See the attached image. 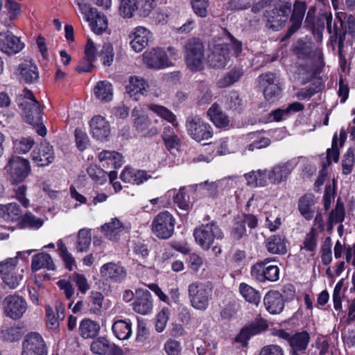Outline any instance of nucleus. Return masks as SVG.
Returning a JSON list of instances; mask_svg holds the SVG:
<instances>
[{
	"label": "nucleus",
	"instance_id": "bf43d9fd",
	"mask_svg": "<svg viewBox=\"0 0 355 355\" xmlns=\"http://www.w3.org/2000/svg\"><path fill=\"white\" fill-rule=\"evenodd\" d=\"M331 239L327 237L321 247V259L322 263L324 266H328L332 261L331 256Z\"/></svg>",
	"mask_w": 355,
	"mask_h": 355
},
{
	"label": "nucleus",
	"instance_id": "de8ad7c7",
	"mask_svg": "<svg viewBox=\"0 0 355 355\" xmlns=\"http://www.w3.org/2000/svg\"><path fill=\"white\" fill-rule=\"evenodd\" d=\"M148 109L156 114L159 117L165 119L169 123H173L176 120L175 115L168 108L155 104H150L148 105Z\"/></svg>",
	"mask_w": 355,
	"mask_h": 355
},
{
	"label": "nucleus",
	"instance_id": "3c124183",
	"mask_svg": "<svg viewBox=\"0 0 355 355\" xmlns=\"http://www.w3.org/2000/svg\"><path fill=\"white\" fill-rule=\"evenodd\" d=\"M57 245L60 256L64 261L66 268L69 270H72L73 266L75 264V259L73 257L68 251L65 244L61 240L58 242Z\"/></svg>",
	"mask_w": 355,
	"mask_h": 355
},
{
	"label": "nucleus",
	"instance_id": "a211bd4d",
	"mask_svg": "<svg viewBox=\"0 0 355 355\" xmlns=\"http://www.w3.org/2000/svg\"><path fill=\"white\" fill-rule=\"evenodd\" d=\"M136 297L132 304L133 310L137 313L147 315L150 313L153 307L152 296L148 290L137 289Z\"/></svg>",
	"mask_w": 355,
	"mask_h": 355
},
{
	"label": "nucleus",
	"instance_id": "0eeeda50",
	"mask_svg": "<svg viewBox=\"0 0 355 355\" xmlns=\"http://www.w3.org/2000/svg\"><path fill=\"white\" fill-rule=\"evenodd\" d=\"M175 219L167 211L159 213L152 223V230L159 239H168L174 232Z\"/></svg>",
	"mask_w": 355,
	"mask_h": 355
},
{
	"label": "nucleus",
	"instance_id": "4c0bfd02",
	"mask_svg": "<svg viewBox=\"0 0 355 355\" xmlns=\"http://www.w3.org/2000/svg\"><path fill=\"white\" fill-rule=\"evenodd\" d=\"M31 268L33 271H37L42 268L53 270L55 266L50 254L42 252L33 257Z\"/></svg>",
	"mask_w": 355,
	"mask_h": 355
},
{
	"label": "nucleus",
	"instance_id": "cd10ccee",
	"mask_svg": "<svg viewBox=\"0 0 355 355\" xmlns=\"http://www.w3.org/2000/svg\"><path fill=\"white\" fill-rule=\"evenodd\" d=\"M292 170L288 162L277 164L268 172L269 180L273 184H279L287 180Z\"/></svg>",
	"mask_w": 355,
	"mask_h": 355
},
{
	"label": "nucleus",
	"instance_id": "69168bd1",
	"mask_svg": "<svg viewBox=\"0 0 355 355\" xmlns=\"http://www.w3.org/2000/svg\"><path fill=\"white\" fill-rule=\"evenodd\" d=\"M23 275L21 274H17L16 272H7L3 276L4 283L11 289L16 288L20 282L22 280Z\"/></svg>",
	"mask_w": 355,
	"mask_h": 355
},
{
	"label": "nucleus",
	"instance_id": "4468645a",
	"mask_svg": "<svg viewBox=\"0 0 355 355\" xmlns=\"http://www.w3.org/2000/svg\"><path fill=\"white\" fill-rule=\"evenodd\" d=\"M305 1L296 0L293 4V10L291 17V25L288 27L284 39L291 37L301 27L306 10Z\"/></svg>",
	"mask_w": 355,
	"mask_h": 355
},
{
	"label": "nucleus",
	"instance_id": "ddd939ff",
	"mask_svg": "<svg viewBox=\"0 0 355 355\" xmlns=\"http://www.w3.org/2000/svg\"><path fill=\"white\" fill-rule=\"evenodd\" d=\"M144 63L150 68L161 69L173 64L166 53L159 48L153 49L143 54Z\"/></svg>",
	"mask_w": 355,
	"mask_h": 355
},
{
	"label": "nucleus",
	"instance_id": "a878e982",
	"mask_svg": "<svg viewBox=\"0 0 355 355\" xmlns=\"http://www.w3.org/2000/svg\"><path fill=\"white\" fill-rule=\"evenodd\" d=\"M89 15V16L85 17L89 22L92 31L97 35H101L107 28L108 23L106 17L100 13L96 8H94Z\"/></svg>",
	"mask_w": 355,
	"mask_h": 355
},
{
	"label": "nucleus",
	"instance_id": "052dcab7",
	"mask_svg": "<svg viewBox=\"0 0 355 355\" xmlns=\"http://www.w3.org/2000/svg\"><path fill=\"white\" fill-rule=\"evenodd\" d=\"M14 197L25 208L30 207V200L26 197L27 187L24 184L17 186L13 189Z\"/></svg>",
	"mask_w": 355,
	"mask_h": 355
},
{
	"label": "nucleus",
	"instance_id": "864d4df0",
	"mask_svg": "<svg viewBox=\"0 0 355 355\" xmlns=\"http://www.w3.org/2000/svg\"><path fill=\"white\" fill-rule=\"evenodd\" d=\"M34 144L35 141L32 137H22L14 141V148L16 153L24 154L30 151Z\"/></svg>",
	"mask_w": 355,
	"mask_h": 355
},
{
	"label": "nucleus",
	"instance_id": "473e14b6",
	"mask_svg": "<svg viewBox=\"0 0 355 355\" xmlns=\"http://www.w3.org/2000/svg\"><path fill=\"white\" fill-rule=\"evenodd\" d=\"M96 59V49L94 46V43L91 39L87 40L85 48V58L84 62H87V67L78 65L76 68V71L78 73L89 72L94 67L93 62Z\"/></svg>",
	"mask_w": 355,
	"mask_h": 355
},
{
	"label": "nucleus",
	"instance_id": "5fc2aeb1",
	"mask_svg": "<svg viewBox=\"0 0 355 355\" xmlns=\"http://www.w3.org/2000/svg\"><path fill=\"white\" fill-rule=\"evenodd\" d=\"M193 12L198 17L205 18L208 15L209 0H191Z\"/></svg>",
	"mask_w": 355,
	"mask_h": 355
},
{
	"label": "nucleus",
	"instance_id": "13d9d810",
	"mask_svg": "<svg viewBox=\"0 0 355 355\" xmlns=\"http://www.w3.org/2000/svg\"><path fill=\"white\" fill-rule=\"evenodd\" d=\"M89 176L95 182L102 184L107 180V172L96 165H91L87 169Z\"/></svg>",
	"mask_w": 355,
	"mask_h": 355
},
{
	"label": "nucleus",
	"instance_id": "09e8293b",
	"mask_svg": "<svg viewBox=\"0 0 355 355\" xmlns=\"http://www.w3.org/2000/svg\"><path fill=\"white\" fill-rule=\"evenodd\" d=\"M148 109L156 114L159 117L165 119L169 123H173L176 120L175 115L168 108L155 104H150L148 105Z\"/></svg>",
	"mask_w": 355,
	"mask_h": 355
},
{
	"label": "nucleus",
	"instance_id": "9b49d317",
	"mask_svg": "<svg viewBox=\"0 0 355 355\" xmlns=\"http://www.w3.org/2000/svg\"><path fill=\"white\" fill-rule=\"evenodd\" d=\"M100 275L107 282L121 283L126 278L127 270L124 266L119 263L108 262L101 267Z\"/></svg>",
	"mask_w": 355,
	"mask_h": 355
},
{
	"label": "nucleus",
	"instance_id": "5701e85b",
	"mask_svg": "<svg viewBox=\"0 0 355 355\" xmlns=\"http://www.w3.org/2000/svg\"><path fill=\"white\" fill-rule=\"evenodd\" d=\"M149 85L143 78L136 76H130L128 84L125 86V92L130 97L137 101L139 94L147 95Z\"/></svg>",
	"mask_w": 355,
	"mask_h": 355
},
{
	"label": "nucleus",
	"instance_id": "c9c22d12",
	"mask_svg": "<svg viewBox=\"0 0 355 355\" xmlns=\"http://www.w3.org/2000/svg\"><path fill=\"white\" fill-rule=\"evenodd\" d=\"M244 176L250 186L263 187L268 185L269 173L266 170L252 171Z\"/></svg>",
	"mask_w": 355,
	"mask_h": 355
},
{
	"label": "nucleus",
	"instance_id": "e433bc0d",
	"mask_svg": "<svg viewBox=\"0 0 355 355\" xmlns=\"http://www.w3.org/2000/svg\"><path fill=\"white\" fill-rule=\"evenodd\" d=\"M265 246L268 252L273 254H284L286 253L285 240L279 235L269 236L266 240Z\"/></svg>",
	"mask_w": 355,
	"mask_h": 355
},
{
	"label": "nucleus",
	"instance_id": "37998d69",
	"mask_svg": "<svg viewBox=\"0 0 355 355\" xmlns=\"http://www.w3.org/2000/svg\"><path fill=\"white\" fill-rule=\"evenodd\" d=\"M239 292L242 297L249 303L257 306L261 302V294L259 291L245 283L240 284Z\"/></svg>",
	"mask_w": 355,
	"mask_h": 355
},
{
	"label": "nucleus",
	"instance_id": "423d86ee",
	"mask_svg": "<svg viewBox=\"0 0 355 355\" xmlns=\"http://www.w3.org/2000/svg\"><path fill=\"white\" fill-rule=\"evenodd\" d=\"M189 135L198 142L207 141L213 137L211 126L198 117H190L186 122Z\"/></svg>",
	"mask_w": 355,
	"mask_h": 355
},
{
	"label": "nucleus",
	"instance_id": "ea45409f",
	"mask_svg": "<svg viewBox=\"0 0 355 355\" xmlns=\"http://www.w3.org/2000/svg\"><path fill=\"white\" fill-rule=\"evenodd\" d=\"M79 334L85 339L94 338L99 333V324L88 318L83 319L79 325Z\"/></svg>",
	"mask_w": 355,
	"mask_h": 355
},
{
	"label": "nucleus",
	"instance_id": "dca6fc26",
	"mask_svg": "<svg viewBox=\"0 0 355 355\" xmlns=\"http://www.w3.org/2000/svg\"><path fill=\"white\" fill-rule=\"evenodd\" d=\"M230 58L228 44H219L214 46L208 56V62L213 68H223Z\"/></svg>",
	"mask_w": 355,
	"mask_h": 355
},
{
	"label": "nucleus",
	"instance_id": "393cba45",
	"mask_svg": "<svg viewBox=\"0 0 355 355\" xmlns=\"http://www.w3.org/2000/svg\"><path fill=\"white\" fill-rule=\"evenodd\" d=\"M134 37L130 44L136 52L141 51L148 44L151 37V33L144 26H138L132 33Z\"/></svg>",
	"mask_w": 355,
	"mask_h": 355
},
{
	"label": "nucleus",
	"instance_id": "603ef678",
	"mask_svg": "<svg viewBox=\"0 0 355 355\" xmlns=\"http://www.w3.org/2000/svg\"><path fill=\"white\" fill-rule=\"evenodd\" d=\"M156 7L155 0L137 1V10L141 17H147Z\"/></svg>",
	"mask_w": 355,
	"mask_h": 355
},
{
	"label": "nucleus",
	"instance_id": "9d476101",
	"mask_svg": "<svg viewBox=\"0 0 355 355\" xmlns=\"http://www.w3.org/2000/svg\"><path fill=\"white\" fill-rule=\"evenodd\" d=\"M32 160L38 166H47L55 159V150L52 145L46 141L41 142L31 153Z\"/></svg>",
	"mask_w": 355,
	"mask_h": 355
},
{
	"label": "nucleus",
	"instance_id": "aec40b11",
	"mask_svg": "<svg viewBox=\"0 0 355 355\" xmlns=\"http://www.w3.org/2000/svg\"><path fill=\"white\" fill-rule=\"evenodd\" d=\"M266 309L271 314H279L284 309V299L277 291H270L264 296Z\"/></svg>",
	"mask_w": 355,
	"mask_h": 355
},
{
	"label": "nucleus",
	"instance_id": "1a4fd4ad",
	"mask_svg": "<svg viewBox=\"0 0 355 355\" xmlns=\"http://www.w3.org/2000/svg\"><path fill=\"white\" fill-rule=\"evenodd\" d=\"M4 313L13 320L21 318L27 310L26 300L19 295H10L3 301Z\"/></svg>",
	"mask_w": 355,
	"mask_h": 355
},
{
	"label": "nucleus",
	"instance_id": "680f3d73",
	"mask_svg": "<svg viewBox=\"0 0 355 355\" xmlns=\"http://www.w3.org/2000/svg\"><path fill=\"white\" fill-rule=\"evenodd\" d=\"M354 155L352 149L349 148L345 153L342 160V171L345 175L349 174L354 164Z\"/></svg>",
	"mask_w": 355,
	"mask_h": 355
},
{
	"label": "nucleus",
	"instance_id": "6ab92c4d",
	"mask_svg": "<svg viewBox=\"0 0 355 355\" xmlns=\"http://www.w3.org/2000/svg\"><path fill=\"white\" fill-rule=\"evenodd\" d=\"M267 327L268 324L265 320L256 319L241 329L239 334L236 337V340L239 343H246L252 336L261 333Z\"/></svg>",
	"mask_w": 355,
	"mask_h": 355
},
{
	"label": "nucleus",
	"instance_id": "8fccbe9b",
	"mask_svg": "<svg viewBox=\"0 0 355 355\" xmlns=\"http://www.w3.org/2000/svg\"><path fill=\"white\" fill-rule=\"evenodd\" d=\"M243 70L241 69H233L226 76L220 79L218 85L220 87H228L237 82L243 75Z\"/></svg>",
	"mask_w": 355,
	"mask_h": 355
},
{
	"label": "nucleus",
	"instance_id": "39448f33",
	"mask_svg": "<svg viewBox=\"0 0 355 355\" xmlns=\"http://www.w3.org/2000/svg\"><path fill=\"white\" fill-rule=\"evenodd\" d=\"M5 170L10 175L13 183H20L28 176L31 165L28 159L15 156L10 158Z\"/></svg>",
	"mask_w": 355,
	"mask_h": 355
},
{
	"label": "nucleus",
	"instance_id": "79ce46f5",
	"mask_svg": "<svg viewBox=\"0 0 355 355\" xmlns=\"http://www.w3.org/2000/svg\"><path fill=\"white\" fill-rule=\"evenodd\" d=\"M271 260L269 258H266L264 260L254 264L252 266L250 271L252 278L261 283L266 282L268 263Z\"/></svg>",
	"mask_w": 355,
	"mask_h": 355
},
{
	"label": "nucleus",
	"instance_id": "c756f323",
	"mask_svg": "<svg viewBox=\"0 0 355 355\" xmlns=\"http://www.w3.org/2000/svg\"><path fill=\"white\" fill-rule=\"evenodd\" d=\"M309 342L310 336L306 331H301L293 335L289 344L292 355H299V352H304Z\"/></svg>",
	"mask_w": 355,
	"mask_h": 355
},
{
	"label": "nucleus",
	"instance_id": "c85d7f7f",
	"mask_svg": "<svg viewBox=\"0 0 355 355\" xmlns=\"http://www.w3.org/2000/svg\"><path fill=\"white\" fill-rule=\"evenodd\" d=\"M22 216V210L16 202L0 205V217L5 221L18 223Z\"/></svg>",
	"mask_w": 355,
	"mask_h": 355
},
{
	"label": "nucleus",
	"instance_id": "2f4dec72",
	"mask_svg": "<svg viewBox=\"0 0 355 355\" xmlns=\"http://www.w3.org/2000/svg\"><path fill=\"white\" fill-rule=\"evenodd\" d=\"M207 115L212 123L218 128H225L229 125L227 115L223 112L219 105L214 103L208 110Z\"/></svg>",
	"mask_w": 355,
	"mask_h": 355
},
{
	"label": "nucleus",
	"instance_id": "49530a36",
	"mask_svg": "<svg viewBox=\"0 0 355 355\" xmlns=\"http://www.w3.org/2000/svg\"><path fill=\"white\" fill-rule=\"evenodd\" d=\"M91 230L81 229L78 231L76 241V250L78 252H87L91 244Z\"/></svg>",
	"mask_w": 355,
	"mask_h": 355
},
{
	"label": "nucleus",
	"instance_id": "f3484780",
	"mask_svg": "<svg viewBox=\"0 0 355 355\" xmlns=\"http://www.w3.org/2000/svg\"><path fill=\"white\" fill-rule=\"evenodd\" d=\"M90 349L94 354L98 355H121L123 352L119 346L103 336L92 341Z\"/></svg>",
	"mask_w": 355,
	"mask_h": 355
},
{
	"label": "nucleus",
	"instance_id": "f8f14e48",
	"mask_svg": "<svg viewBox=\"0 0 355 355\" xmlns=\"http://www.w3.org/2000/svg\"><path fill=\"white\" fill-rule=\"evenodd\" d=\"M291 11V6L290 4L282 5L272 9L268 16L266 26L273 31L280 30L285 26Z\"/></svg>",
	"mask_w": 355,
	"mask_h": 355
},
{
	"label": "nucleus",
	"instance_id": "7ed1b4c3",
	"mask_svg": "<svg viewBox=\"0 0 355 355\" xmlns=\"http://www.w3.org/2000/svg\"><path fill=\"white\" fill-rule=\"evenodd\" d=\"M213 289L207 283L194 282L188 286V296L193 308L198 311H205L212 299Z\"/></svg>",
	"mask_w": 355,
	"mask_h": 355
},
{
	"label": "nucleus",
	"instance_id": "774afa93",
	"mask_svg": "<svg viewBox=\"0 0 355 355\" xmlns=\"http://www.w3.org/2000/svg\"><path fill=\"white\" fill-rule=\"evenodd\" d=\"M174 202L182 209H187L189 207V196L185 193L184 188H180L174 197Z\"/></svg>",
	"mask_w": 355,
	"mask_h": 355
},
{
	"label": "nucleus",
	"instance_id": "f03ea898",
	"mask_svg": "<svg viewBox=\"0 0 355 355\" xmlns=\"http://www.w3.org/2000/svg\"><path fill=\"white\" fill-rule=\"evenodd\" d=\"M193 234L196 243L202 250H208L211 248L216 256L221 254V248L218 245H213L215 240H222L224 238V233L216 221L213 220L196 227Z\"/></svg>",
	"mask_w": 355,
	"mask_h": 355
},
{
	"label": "nucleus",
	"instance_id": "4d7b16f0",
	"mask_svg": "<svg viewBox=\"0 0 355 355\" xmlns=\"http://www.w3.org/2000/svg\"><path fill=\"white\" fill-rule=\"evenodd\" d=\"M119 12L124 17L130 18L137 10V0H119Z\"/></svg>",
	"mask_w": 355,
	"mask_h": 355
},
{
	"label": "nucleus",
	"instance_id": "20e7f679",
	"mask_svg": "<svg viewBox=\"0 0 355 355\" xmlns=\"http://www.w3.org/2000/svg\"><path fill=\"white\" fill-rule=\"evenodd\" d=\"M185 62L193 71H200L204 68L205 47L198 38L188 40L184 44Z\"/></svg>",
	"mask_w": 355,
	"mask_h": 355
},
{
	"label": "nucleus",
	"instance_id": "a18cd8bd",
	"mask_svg": "<svg viewBox=\"0 0 355 355\" xmlns=\"http://www.w3.org/2000/svg\"><path fill=\"white\" fill-rule=\"evenodd\" d=\"M122 155L116 151L103 150L98 154L100 162H106L107 165H112L114 168L121 166Z\"/></svg>",
	"mask_w": 355,
	"mask_h": 355
},
{
	"label": "nucleus",
	"instance_id": "0e129e2a",
	"mask_svg": "<svg viewBox=\"0 0 355 355\" xmlns=\"http://www.w3.org/2000/svg\"><path fill=\"white\" fill-rule=\"evenodd\" d=\"M2 338L8 342H15L21 339L22 333L18 327H11L2 331Z\"/></svg>",
	"mask_w": 355,
	"mask_h": 355
},
{
	"label": "nucleus",
	"instance_id": "58836bf2",
	"mask_svg": "<svg viewBox=\"0 0 355 355\" xmlns=\"http://www.w3.org/2000/svg\"><path fill=\"white\" fill-rule=\"evenodd\" d=\"M44 223L42 218L35 216L32 212L27 211L19 220L17 226L20 229L39 230Z\"/></svg>",
	"mask_w": 355,
	"mask_h": 355
},
{
	"label": "nucleus",
	"instance_id": "7c9ffc66",
	"mask_svg": "<svg viewBox=\"0 0 355 355\" xmlns=\"http://www.w3.org/2000/svg\"><path fill=\"white\" fill-rule=\"evenodd\" d=\"M101 229L105 236L110 241H119L121 234L123 232L125 227L117 218H112L110 222L104 224Z\"/></svg>",
	"mask_w": 355,
	"mask_h": 355
},
{
	"label": "nucleus",
	"instance_id": "338daca9",
	"mask_svg": "<svg viewBox=\"0 0 355 355\" xmlns=\"http://www.w3.org/2000/svg\"><path fill=\"white\" fill-rule=\"evenodd\" d=\"M75 139L77 148L83 151L89 145V139L87 134L80 128L75 130Z\"/></svg>",
	"mask_w": 355,
	"mask_h": 355
},
{
	"label": "nucleus",
	"instance_id": "72a5a7b5",
	"mask_svg": "<svg viewBox=\"0 0 355 355\" xmlns=\"http://www.w3.org/2000/svg\"><path fill=\"white\" fill-rule=\"evenodd\" d=\"M114 335L119 340H128L132 336V323L130 320H119L112 327Z\"/></svg>",
	"mask_w": 355,
	"mask_h": 355
},
{
	"label": "nucleus",
	"instance_id": "e2e57ef3",
	"mask_svg": "<svg viewBox=\"0 0 355 355\" xmlns=\"http://www.w3.org/2000/svg\"><path fill=\"white\" fill-rule=\"evenodd\" d=\"M99 57L104 65L110 66L112 64L114 59V53L111 44L105 43L103 44L99 53Z\"/></svg>",
	"mask_w": 355,
	"mask_h": 355
},
{
	"label": "nucleus",
	"instance_id": "b1692460",
	"mask_svg": "<svg viewBox=\"0 0 355 355\" xmlns=\"http://www.w3.org/2000/svg\"><path fill=\"white\" fill-rule=\"evenodd\" d=\"M90 128L93 137L100 141H103L108 137L110 132L108 122L101 116H96L92 119Z\"/></svg>",
	"mask_w": 355,
	"mask_h": 355
},
{
	"label": "nucleus",
	"instance_id": "412c9836",
	"mask_svg": "<svg viewBox=\"0 0 355 355\" xmlns=\"http://www.w3.org/2000/svg\"><path fill=\"white\" fill-rule=\"evenodd\" d=\"M132 115L135 118L134 127L137 131L148 136H153L158 134V130L156 128H152L146 132L150 125V121L148 119V116L141 110L137 107L134 108L132 112Z\"/></svg>",
	"mask_w": 355,
	"mask_h": 355
},
{
	"label": "nucleus",
	"instance_id": "4be33fe9",
	"mask_svg": "<svg viewBox=\"0 0 355 355\" xmlns=\"http://www.w3.org/2000/svg\"><path fill=\"white\" fill-rule=\"evenodd\" d=\"M19 80L25 83H33L39 78L37 67L32 60H25L18 67Z\"/></svg>",
	"mask_w": 355,
	"mask_h": 355
},
{
	"label": "nucleus",
	"instance_id": "6e6552de",
	"mask_svg": "<svg viewBox=\"0 0 355 355\" xmlns=\"http://www.w3.org/2000/svg\"><path fill=\"white\" fill-rule=\"evenodd\" d=\"M21 355H48V348L42 336L37 332L28 334L23 343Z\"/></svg>",
	"mask_w": 355,
	"mask_h": 355
},
{
	"label": "nucleus",
	"instance_id": "2eb2a0df",
	"mask_svg": "<svg viewBox=\"0 0 355 355\" xmlns=\"http://www.w3.org/2000/svg\"><path fill=\"white\" fill-rule=\"evenodd\" d=\"M24 46L20 38L11 32L0 33V50L3 53L8 55H14L21 51Z\"/></svg>",
	"mask_w": 355,
	"mask_h": 355
},
{
	"label": "nucleus",
	"instance_id": "f257e3e1",
	"mask_svg": "<svg viewBox=\"0 0 355 355\" xmlns=\"http://www.w3.org/2000/svg\"><path fill=\"white\" fill-rule=\"evenodd\" d=\"M17 103L22 110L24 120L32 125H37V132L44 137L46 135V128L42 125V109L40 103L35 98L33 92L24 89L23 94L17 98Z\"/></svg>",
	"mask_w": 355,
	"mask_h": 355
},
{
	"label": "nucleus",
	"instance_id": "f704fd0d",
	"mask_svg": "<svg viewBox=\"0 0 355 355\" xmlns=\"http://www.w3.org/2000/svg\"><path fill=\"white\" fill-rule=\"evenodd\" d=\"M315 196L312 193H306L301 197L298 202V208L300 214L306 219L311 220L313 217Z\"/></svg>",
	"mask_w": 355,
	"mask_h": 355
},
{
	"label": "nucleus",
	"instance_id": "a19ab883",
	"mask_svg": "<svg viewBox=\"0 0 355 355\" xmlns=\"http://www.w3.org/2000/svg\"><path fill=\"white\" fill-rule=\"evenodd\" d=\"M112 91V84L106 80L98 82L94 89L95 96L103 103L112 100L113 96Z\"/></svg>",
	"mask_w": 355,
	"mask_h": 355
},
{
	"label": "nucleus",
	"instance_id": "bb28decb",
	"mask_svg": "<svg viewBox=\"0 0 355 355\" xmlns=\"http://www.w3.org/2000/svg\"><path fill=\"white\" fill-rule=\"evenodd\" d=\"M151 178L146 171L136 170L130 167H125L121 174V179L128 183L141 184Z\"/></svg>",
	"mask_w": 355,
	"mask_h": 355
},
{
	"label": "nucleus",
	"instance_id": "6e6d98bb",
	"mask_svg": "<svg viewBox=\"0 0 355 355\" xmlns=\"http://www.w3.org/2000/svg\"><path fill=\"white\" fill-rule=\"evenodd\" d=\"M315 230L311 228L309 232L306 234L301 250H305L309 252H315L318 245V239Z\"/></svg>",
	"mask_w": 355,
	"mask_h": 355
},
{
	"label": "nucleus",
	"instance_id": "c03bdc74",
	"mask_svg": "<svg viewBox=\"0 0 355 355\" xmlns=\"http://www.w3.org/2000/svg\"><path fill=\"white\" fill-rule=\"evenodd\" d=\"M162 137L166 148L169 151L172 152L173 150H178L180 147V139L171 127L164 128Z\"/></svg>",
	"mask_w": 355,
	"mask_h": 355
}]
</instances>
